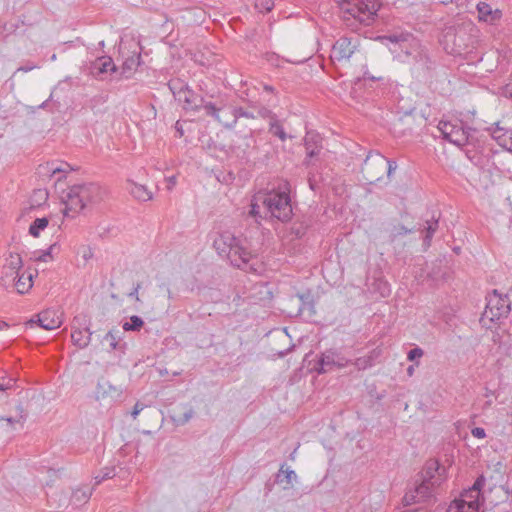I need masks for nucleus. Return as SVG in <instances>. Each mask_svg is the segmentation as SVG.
<instances>
[{
  "mask_svg": "<svg viewBox=\"0 0 512 512\" xmlns=\"http://www.w3.org/2000/svg\"><path fill=\"white\" fill-rule=\"evenodd\" d=\"M106 191L97 183L76 184L69 188L65 199V217H74L86 208H91L105 198Z\"/></svg>",
  "mask_w": 512,
  "mask_h": 512,
  "instance_id": "1",
  "label": "nucleus"
},
{
  "mask_svg": "<svg viewBox=\"0 0 512 512\" xmlns=\"http://www.w3.org/2000/svg\"><path fill=\"white\" fill-rule=\"evenodd\" d=\"M213 246L220 255H225L230 263L248 272H257L258 268L251 261L256 257L247 250L242 240L238 239L229 231H224L215 238Z\"/></svg>",
  "mask_w": 512,
  "mask_h": 512,
  "instance_id": "2",
  "label": "nucleus"
},
{
  "mask_svg": "<svg viewBox=\"0 0 512 512\" xmlns=\"http://www.w3.org/2000/svg\"><path fill=\"white\" fill-rule=\"evenodd\" d=\"M396 169L395 161L388 160L378 152H370L363 162L361 173L367 184H375L383 180L385 175L390 179Z\"/></svg>",
  "mask_w": 512,
  "mask_h": 512,
  "instance_id": "3",
  "label": "nucleus"
},
{
  "mask_svg": "<svg viewBox=\"0 0 512 512\" xmlns=\"http://www.w3.org/2000/svg\"><path fill=\"white\" fill-rule=\"evenodd\" d=\"M479 30L471 21H464L461 24L450 27L444 39L446 43H452V52L461 54L473 48L478 39Z\"/></svg>",
  "mask_w": 512,
  "mask_h": 512,
  "instance_id": "4",
  "label": "nucleus"
},
{
  "mask_svg": "<svg viewBox=\"0 0 512 512\" xmlns=\"http://www.w3.org/2000/svg\"><path fill=\"white\" fill-rule=\"evenodd\" d=\"M343 17L347 20L353 18L363 25H370L374 20L379 4L377 0H335Z\"/></svg>",
  "mask_w": 512,
  "mask_h": 512,
  "instance_id": "5",
  "label": "nucleus"
},
{
  "mask_svg": "<svg viewBox=\"0 0 512 512\" xmlns=\"http://www.w3.org/2000/svg\"><path fill=\"white\" fill-rule=\"evenodd\" d=\"M258 199L263 204L265 216L270 215L283 222L290 219L292 206L288 192L270 191L265 194H259Z\"/></svg>",
  "mask_w": 512,
  "mask_h": 512,
  "instance_id": "6",
  "label": "nucleus"
},
{
  "mask_svg": "<svg viewBox=\"0 0 512 512\" xmlns=\"http://www.w3.org/2000/svg\"><path fill=\"white\" fill-rule=\"evenodd\" d=\"M168 86L175 99L183 104L185 110L197 111L200 108L203 109V105L207 102L179 79L170 80Z\"/></svg>",
  "mask_w": 512,
  "mask_h": 512,
  "instance_id": "7",
  "label": "nucleus"
},
{
  "mask_svg": "<svg viewBox=\"0 0 512 512\" xmlns=\"http://www.w3.org/2000/svg\"><path fill=\"white\" fill-rule=\"evenodd\" d=\"M438 129L442 137L450 143L463 147L469 143L472 135L471 128H465L461 121H440Z\"/></svg>",
  "mask_w": 512,
  "mask_h": 512,
  "instance_id": "8",
  "label": "nucleus"
},
{
  "mask_svg": "<svg viewBox=\"0 0 512 512\" xmlns=\"http://www.w3.org/2000/svg\"><path fill=\"white\" fill-rule=\"evenodd\" d=\"M510 312V300L507 295L499 294L494 290L487 298L484 317L494 322L507 317Z\"/></svg>",
  "mask_w": 512,
  "mask_h": 512,
  "instance_id": "9",
  "label": "nucleus"
},
{
  "mask_svg": "<svg viewBox=\"0 0 512 512\" xmlns=\"http://www.w3.org/2000/svg\"><path fill=\"white\" fill-rule=\"evenodd\" d=\"M203 110L207 116L213 117L217 122L226 128H233L236 125V116L233 111V105L220 102L219 105L211 101L203 105Z\"/></svg>",
  "mask_w": 512,
  "mask_h": 512,
  "instance_id": "10",
  "label": "nucleus"
},
{
  "mask_svg": "<svg viewBox=\"0 0 512 512\" xmlns=\"http://www.w3.org/2000/svg\"><path fill=\"white\" fill-rule=\"evenodd\" d=\"M349 362L350 361L337 350L327 349L320 354L314 370L318 374H325L336 369L345 368Z\"/></svg>",
  "mask_w": 512,
  "mask_h": 512,
  "instance_id": "11",
  "label": "nucleus"
},
{
  "mask_svg": "<svg viewBox=\"0 0 512 512\" xmlns=\"http://www.w3.org/2000/svg\"><path fill=\"white\" fill-rule=\"evenodd\" d=\"M89 324L90 320L86 315H78L73 319L71 340L80 349L86 348L91 341L92 332Z\"/></svg>",
  "mask_w": 512,
  "mask_h": 512,
  "instance_id": "12",
  "label": "nucleus"
},
{
  "mask_svg": "<svg viewBox=\"0 0 512 512\" xmlns=\"http://www.w3.org/2000/svg\"><path fill=\"white\" fill-rule=\"evenodd\" d=\"M120 54L123 58L122 74L129 77L140 65L141 48L137 43H131L129 48L126 45L120 46Z\"/></svg>",
  "mask_w": 512,
  "mask_h": 512,
  "instance_id": "13",
  "label": "nucleus"
},
{
  "mask_svg": "<svg viewBox=\"0 0 512 512\" xmlns=\"http://www.w3.org/2000/svg\"><path fill=\"white\" fill-rule=\"evenodd\" d=\"M356 48L357 39L341 37L332 46L330 58L334 63L346 62L354 54Z\"/></svg>",
  "mask_w": 512,
  "mask_h": 512,
  "instance_id": "14",
  "label": "nucleus"
},
{
  "mask_svg": "<svg viewBox=\"0 0 512 512\" xmlns=\"http://www.w3.org/2000/svg\"><path fill=\"white\" fill-rule=\"evenodd\" d=\"M436 487L437 486H432L430 482L422 479V482L416 486L414 490L405 494L404 500L407 504L425 502L432 497Z\"/></svg>",
  "mask_w": 512,
  "mask_h": 512,
  "instance_id": "15",
  "label": "nucleus"
},
{
  "mask_svg": "<svg viewBox=\"0 0 512 512\" xmlns=\"http://www.w3.org/2000/svg\"><path fill=\"white\" fill-rule=\"evenodd\" d=\"M304 146L306 150L304 164L308 166L311 164V160L317 157L323 148L322 137L315 131H308L304 138Z\"/></svg>",
  "mask_w": 512,
  "mask_h": 512,
  "instance_id": "16",
  "label": "nucleus"
},
{
  "mask_svg": "<svg viewBox=\"0 0 512 512\" xmlns=\"http://www.w3.org/2000/svg\"><path fill=\"white\" fill-rule=\"evenodd\" d=\"M445 468L435 459H430L425 463L422 471V479L431 483L432 486H440L444 480Z\"/></svg>",
  "mask_w": 512,
  "mask_h": 512,
  "instance_id": "17",
  "label": "nucleus"
},
{
  "mask_svg": "<svg viewBox=\"0 0 512 512\" xmlns=\"http://www.w3.org/2000/svg\"><path fill=\"white\" fill-rule=\"evenodd\" d=\"M71 171V167L67 163H58L57 161L46 162L43 165H39L38 174L41 177L52 178L59 175L57 181L66 177V174Z\"/></svg>",
  "mask_w": 512,
  "mask_h": 512,
  "instance_id": "18",
  "label": "nucleus"
},
{
  "mask_svg": "<svg viewBox=\"0 0 512 512\" xmlns=\"http://www.w3.org/2000/svg\"><path fill=\"white\" fill-rule=\"evenodd\" d=\"M491 137L504 149L512 153V129L495 123L488 128Z\"/></svg>",
  "mask_w": 512,
  "mask_h": 512,
  "instance_id": "19",
  "label": "nucleus"
},
{
  "mask_svg": "<svg viewBox=\"0 0 512 512\" xmlns=\"http://www.w3.org/2000/svg\"><path fill=\"white\" fill-rule=\"evenodd\" d=\"M484 485L485 477L481 475L475 480L472 487L465 490L461 494V497L459 499H456L455 501L480 506L481 489L483 488Z\"/></svg>",
  "mask_w": 512,
  "mask_h": 512,
  "instance_id": "20",
  "label": "nucleus"
},
{
  "mask_svg": "<svg viewBox=\"0 0 512 512\" xmlns=\"http://www.w3.org/2000/svg\"><path fill=\"white\" fill-rule=\"evenodd\" d=\"M122 394V390L105 379H101L96 387L95 396L97 400H109L113 402Z\"/></svg>",
  "mask_w": 512,
  "mask_h": 512,
  "instance_id": "21",
  "label": "nucleus"
},
{
  "mask_svg": "<svg viewBox=\"0 0 512 512\" xmlns=\"http://www.w3.org/2000/svg\"><path fill=\"white\" fill-rule=\"evenodd\" d=\"M409 49L406 48L405 53L407 56H411L414 62L426 65L428 61V55L426 49L420 44V42L411 37L409 40Z\"/></svg>",
  "mask_w": 512,
  "mask_h": 512,
  "instance_id": "22",
  "label": "nucleus"
},
{
  "mask_svg": "<svg viewBox=\"0 0 512 512\" xmlns=\"http://www.w3.org/2000/svg\"><path fill=\"white\" fill-rule=\"evenodd\" d=\"M39 326L45 330H54L61 326L62 319L54 310H45L38 315Z\"/></svg>",
  "mask_w": 512,
  "mask_h": 512,
  "instance_id": "23",
  "label": "nucleus"
},
{
  "mask_svg": "<svg viewBox=\"0 0 512 512\" xmlns=\"http://www.w3.org/2000/svg\"><path fill=\"white\" fill-rule=\"evenodd\" d=\"M476 9L478 11L479 21L493 24L501 17V12L499 10H493L492 7L484 1H479L476 5Z\"/></svg>",
  "mask_w": 512,
  "mask_h": 512,
  "instance_id": "24",
  "label": "nucleus"
},
{
  "mask_svg": "<svg viewBox=\"0 0 512 512\" xmlns=\"http://www.w3.org/2000/svg\"><path fill=\"white\" fill-rule=\"evenodd\" d=\"M127 190L138 201L146 202L153 198V192L146 185L131 180L127 182Z\"/></svg>",
  "mask_w": 512,
  "mask_h": 512,
  "instance_id": "25",
  "label": "nucleus"
},
{
  "mask_svg": "<svg viewBox=\"0 0 512 512\" xmlns=\"http://www.w3.org/2000/svg\"><path fill=\"white\" fill-rule=\"evenodd\" d=\"M92 496V488L88 486H83L76 488L73 490L71 498H70V505H72L75 508H78L84 504H86Z\"/></svg>",
  "mask_w": 512,
  "mask_h": 512,
  "instance_id": "26",
  "label": "nucleus"
},
{
  "mask_svg": "<svg viewBox=\"0 0 512 512\" xmlns=\"http://www.w3.org/2000/svg\"><path fill=\"white\" fill-rule=\"evenodd\" d=\"M33 286V275L22 271L14 281L11 288L15 289L19 294L27 293Z\"/></svg>",
  "mask_w": 512,
  "mask_h": 512,
  "instance_id": "27",
  "label": "nucleus"
},
{
  "mask_svg": "<svg viewBox=\"0 0 512 512\" xmlns=\"http://www.w3.org/2000/svg\"><path fill=\"white\" fill-rule=\"evenodd\" d=\"M92 69L95 75H101L108 72H114L116 70V66L111 57L103 56L96 59L93 63Z\"/></svg>",
  "mask_w": 512,
  "mask_h": 512,
  "instance_id": "28",
  "label": "nucleus"
},
{
  "mask_svg": "<svg viewBox=\"0 0 512 512\" xmlns=\"http://www.w3.org/2000/svg\"><path fill=\"white\" fill-rule=\"evenodd\" d=\"M19 273V271L3 267L0 277L1 285L6 289H10L16 278L19 276Z\"/></svg>",
  "mask_w": 512,
  "mask_h": 512,
  "instance_id": "29",
  "label": "nucleus"
},
{
  "mask_svg": "<svg viewBox=\"0 0 512 512\" xmlns=\"http://www.w3.org/2000/svg\"><path fill=\"white\" fill-rule=\"evenodd\" d=\"M258 197H259V194L253 198V200L251 202V208L249 211L250 216L255 218L256 222H258L259 219H263L266 217L264 209H263V204L261 203V200L258 199Z\"/></svg>",
  "mask_w": 512,
  "mask_h": 512,
  "instance_id": "30",
  "label": "nucleus"
},
{
  "mask_svg": "<svg viewBox=\"0 0 512 512\" xmlns=\"http://www.w3.org/2000/svg\"><path fill=\"white\" fill-rule=\"evenodd\" d=\"M448 512H479V506L453 501L448 508Z\"/></svg>",
  "mask_w": 512,
  "mask_h": 512,
  "instance_id": "31",
  "label": "nucleus"
},
{
  "mask_svg": "<svg viewBox=\"0 0 512 512\" xmlns=\"http://www.w3.org/2000/svg\"><path fill=\"white\" fill-rule=\"evenodd\" d=\"M3 267L22 272L23 261L21 256L17 253H10Z\"/></svg>",
  "mask_w": 512,
  "mask_h": 512,
  "instance_id": "32",
  "label": "nucleus"
},
{
  "mask_svg": "<svg viewBox=\"0 0 512 512\" xmlns=\"http://www.w3.org/2000/svg\"><path fill=\"white\" fill-rule=\"evenodd\" d=\"M284 479L287 484H292L293 481H296L297 475L295 471L291 470L290 468L284 469V465H282L279 473L276 476V482L282 483Z\"/></svg>",
  "mask_w": 512,
  "mask_h": 512,
  "instance_id": "33",
  "label": "nucleus"
},
{
  "mask_svg": "<svg viewBox=\"0 0 512 512\" xmlns=\"http://www.w3.org/2000/svg\"><path fill=\"white\" fill-rule=\"evenodd\" d=\"M144 326V321L141 317L137 315H133L130 317V320L125 322L122 326L124 331H140Z\"/></svg>",
  "mask_w": 512,
  "mask_h": 512,
  "instance_id": "34",
  "label": "nucleus"
},
{
  "mask_svg": "<svg viewBox=\"0 0 512 512\" xmlns=\"http://www.w3.org/2000/svg\"><path fill=\"white\" fill-rule=\"evenodd\" d=\"M269 132L274 136H277L281 141H285L287 139V134L277 118L274 119V121H270Z\"/></svg>",
  "mask_w": 512,
  "mask_h": 512,
  "instance_id": "35",
  "label": "nucleus"
},
{
  "mask_svg": "<svg viewBox=\"0 0 512 512\" xmlns=\"http://www.w3.org/2000/svg\"><path fill=\"white\" fill-rule=\"evenodd\" d=\"M48 219L43 217V218H37L36 220L33 221V223L30 225V228H29V233L34 236V237H38L39 236V233L40 231L44 230L47 226H48Z\"/></svg>",
  "mask_w": 512,
  "mask_h": 512,
  "instance_id": "36",
  "label": "nucleus"
},
{
  "mask_svg": "<svg viewBox=\"0 0 512 512\" xmlns=\"http://www.w3.org/2000/svg\"><path fill=\"white\" fill-rule=\"evenodd\" d=\"M426 224H427V226L425 227L426 235L424 238V243L426 245H430L433 234L435 233V231L438 228V221L437 220L426 221Z\"/></svg>",
  "mask_w": 512,
  "mask_h": 512,
  "instance_id": "37",
  "label": "nucleus"
},
{
  "mask_svg": "<svg viewBox=\"0 0 512 512\" xmlns=\"http://www.w3.org/2000/svg\"><path fill=\"white\" fill-rule=\"evenodd\" d=\"M354 365L358 370H365L373 365V358L371 356L357 358Z\"/></svg>",
  "mask_w": 512,
  "mask_h": 512,
  "instance_id": "38",
  "label": "nucleus"
},
{
  "mask_svg": "<svg viewBox=\"0 0 512 512\" xmlns=\"http://www.w3.org/2000/svg\"><path fill=\"white\" fill-rule=\"evenodd\" d=\"M115 476V469L106 467L104 468L100 474L95 476V484H100L102 481L106 479H111Z\"/></svg>",
  "mask_w": 512,
  "mask_h": 512,
  "instance_id": "39",
  "label": "nucleus"
},
{
  "mask_svg": "<svg viewBox=\"0 0 512 512\" xmlns=\"http://www.w3.org/2000/svg\"><path fill=\"white\" fill-rule=\"evenodd\" d=\"M424 355V351L420 347H415L411 349L407 354V359L409 361L415 362V366H419V359Z\"/></svg>",
  "mask_w": 512,
  "mask_h": 512,
  "instance_id": "40",
  "label": "nucleus"
},
{
  "mask_svg": "<svg viewBox=\"0 0 512 512\" xmlns=\"http://www.w3.org/2000/svg\"><path fill=\"white\" fill-rule=\"evenodd\" d=\"M18 411H19V417L18 418H13V417H0V420H5L8 424L10 425H13L15 423H20V422H24L25 419H26V414H25V411L23 409L22 406H18L17 407Z\"/></svg>",
  "mask_w": 512,
  "mask_h": 512,
  "instance_id": "41",
  "label": "nucleus"
},
{
  "mask_svg": "<svg viewBox=\"0 0 512 512\" xmlns=\"http://www.w3.org/2000/svg\"><path fill=\"white\" fill-rule=\"evenodd\" d=\"M104 341L108 342L111 350H115L118 346V336L116 335V333H114V331H109L105 335Z\"/></svg>",
  "mask_w": 512,
  "mask_h": 512,
  "instance_id": "42",
  "label": "nucleus"
},
{
  "mask_svg": "<svg viewBox=\"0 0 512 512\" xmlns=\"http://www.w3.org/2000/svg\"><path fill=\"white\" fill-rule=\"evenodd\" d=\"M233 111H234V114L236 116V121L240 117H245V118H248V119L255 118V116L252 113L248 112L247 110H245L244 108L239 107V106H234L233 105Z\"/></svg>",
  "mask_w": 512,
  "mask_h": 512,
  "instance_id": "43",
  "label": "nucleus"
},
{
  "mask_svg": "<svg viewBox=\"0 0 512 512\" xmlns=\"http://www.w3.org/2000/svg\"><path fill=\"white\" fill-rule=\"evenodd\" d=\"M14 379L8 376L0 377V391H5L13 386Z\"/></svg>",
  "mask_w": 512,
  "mask_h": 512,
  "instance_id": "44",
  "label": "nucleus"
},
{
  "mask_svg": "<svg viewBox=\"0 0 512 512\" xmlns=\"http://www.w3.org/2000/svg\"><path fill=\"white\" fill-rule=\"evenodd\" d=\"M258 114L260 117L264 119H269L270 121H274L277 116L268 108L262 107L259 109Z\"/></svg>",
  "mask_w": 512,
  "mask_h": 512,
  "instance_id": "45",
  "label": "nucleus"
},
{
  "mask_svg": "<svg viewBox=\"0 0 512 512\" xmlns=\"http://www.w3.org/2000/svg\"><path fill=\"white\" fill-rule=\"evenodd\" d=\"M472 435L478 439H482V438H485L486 436V432L483 428L481 427H475L472 429L471 431Z\"/></svg>",
  "mask_w": 512,
  "mask_h": 512,
  "instance_id": "46",
  "label": "nucleus"
},
{
  "mask_svg": "<svg viewBox=\"0 0 512 512\" xmlns=\"http://www.w3.org/2000/svg\"><path fill=\"white\" fill-rule=\"evenodd\" d=\"M140 289H141V283H137L136 286L134 287V289L128 294V296L130 298L135 299L136 301H140V298L138 295Z\"/></svg>",
  "mask_w": 512,
  "mask_h": 512,
  "instance_id": "47",
  "label": "nucleus"
},
{
  "mask_svg": "<svg viewBox=\"0 0 512 512\" xmlns=\"http://www.w3.org/2000/svg\"><path fill=\"white\" fill-rule=\"evenodd\" d=\"M142 410H143V406L137 402L133 407V410L131 413L132 417L135 419Z\"/></svg>",
  "mask_w": 512,
  "mask_h": 512,
  "instance_id": "48",
  "label": "nucleus"
},
{
  "mask_svg": "<svg viewBox=\"0 0 512 512\" xmlns=\"http://www.w3.org/2000/svg\"><path fill=\"white\" fill-rule=\"evenodd\" d=\"M411 231L412 230L407 229L403 225H399L398 227H396V235H405V234L411 233Z\"/></svg>",
  "mask_w": 512,
  "mask_h": 512,
  "instance_id": "49",
  "label": "nucleus"
},
{
  "mask_svg": "<svg viewBox=\"0 0 512 512\" xmlns=\"http://www.w3.org/2000/svg\"><path fill=\"white\" fill-rule=\"evenodd\" d=\"M388 39L391 41V42H407L408 39L407 38H404L403 36H397V35H391L388 37Z\"/></svg>",
  "mask_w": 512,
  "mask_h": 512,
  "instance_id": "50",
  "label": "nucleus"
},
{
  "mask_svg": "<svg viewBox=\"0 0 512 512\" xmlns=\"http://www.w3.org/2000/svg\"><path fill=\"white\" fill-rule=\"evenodd\" d=\"M175 129L178 134V137H182L184 135L183 126L180 121H177L175 124Z\"/></svg>",
  "mask_w": 512,
  "mask_h": 512,
  "instance_id": "51",
  "label": "nucleus"
},
{
  "mask_svg": "<svg viewBox=\"0 0 512 512\" xmlns=\"http://www.w3.org/2000/svg\"><path fill=\"white\" fill-rule=\"evenodd\" d=\"M51 249H52V247H50L48 251H46V252L42 253L40 256L36 257L35 259H36L37 261H46V258H47L48 256H50V250H51Z\"/></svg>",
  "mask_w": 512,
  "mask_h": 512,
  "instance_id": "52",
  "label": "nucleus"
},
{
  "mask_svg": "<svg viewBox=\"0 0 512 512\" xmlns=\"http://www.w3.org/2000/svg\"><path fill=\"white\" fill-rule=\"evenodd\" d=\"M459 1L460 0H438V2L443 5L456 4L457 6L459 5Z\"/></svg>",
  "mask_w": 512,
  "mask_h": 512,
  "instance_id": "53",
  "label": "nucleus"
},
{
  "mask_svg": "<svg viewBox=\"0 0 512 512\" xmlns=\"http://www.w3.org/2000/svg\"><path fill=\"white\" fill-rule=\"evenodd\" d=\"M35 66L34 65H27V66H21L18 68L17 71H23V72H28V71H31L32 69H34Z\"/></svg>",
  "mask_w": 512,
  "mask_h": 512,
  "instance_id": "54",
  "label": "nucleus"
},
{
  "mask_svg": "<svg viewBox=\"0 0 512 512\" xmlns=\"http://www.w3.org/2000/svg\"><path fill=\"white\" fill-rule=\"evenodd\" d=\"M414 371H415V365H410L408 368H407V374L409 376H412L414 374Z\"/></svg>",
  "mask_w": 512,
  "mask_h": 512,
  "instance_id": "55",
  "label": "nucleus"
},
{
  "mask_svg": "<svg viewBox=\"0 0 512 512\" xmlns=\"http://www.w3.org/2000/svg\"><path fill=\"white\" fill-rule=\"evenodd\" d=\"M506 414L511 418L510 424H512V406L508 407Z\"/></svg>",
  "mask_w": 512,
  "mask_h": 512,
  "instance_id": "56",
  "label": "nucleus"
},
{
  "mask_svg": "<svg viewBox=\"0 0 512 512\" xmlns=\"http://www.w3.org/2000/svg\"><path fill=\"white\" fill-rule=\"evenodd\" d=\"M193 411L190 410L189 413H185L184 421H188L192 417Z\"/></svg>",
  "mask_w": 512,
  "mask_h": 512,
  "instance_id": "57",
  "label": "nucleus"
},
{
  "mask_svg": "<svg viewBox=\"0 0 512 512\" xmlns=\"http://www.w3.org/2000/svg\"><path fill=\"white\" fill-rule=\"evenodd\" d=\"M264 90L267 92H273L274 88L270 85H264Z\"/></svg>",
  "mask_w": 512,
  "mask_h": 512,
  "instance_id": "58",
  "label": "nucleus"
},
{
  "mask_svg": "<svg viewBox=\"0 0 512 512\" xmlns=\"http://www.w3.org/2000/svg\"><path fill=\"white\" fill-rule=\"evenodd\" d=\"M6 327H8V324L4 321H0V330Z\"/></svg>",
  "mask_w": 512,
  "mask_h": 512,
  "instance_id": "59",
  "label": "nucleus"
},
{
  "mask_svg": "<svg viewBox=\"0 0 512 512\" xmlns=\"http://www.w3.org/2000/svg\"><path fill=\"white\" fill-rule=\"evenodd\" d=\"M168 299H173V295L170 290H168Z\"/></svg>",
  "mask_w": 512,
  "mask_h": 512,
  "instance_id": "60",
  "label": "nucleus"
},
{
  "mask_svg": "<svg viewBox=\"0 0 512 512\" xmlns=\"http://www.w3.org/2000/svg\"><path fill=\"white\" fill-rule=\"evenodd\" d=\"M170 183L173 184V185L175 184V177H171L170 178Z\"/></svg>",
  "mask_w": 512,
  "mask_h": 512,
  "instance_id": "61",
  "label": "nucleus"
}]
</instances>
